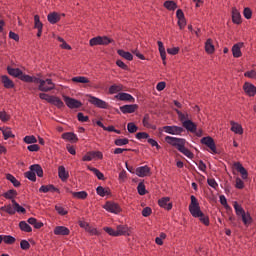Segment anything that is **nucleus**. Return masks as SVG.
Instances as JSON below:
<instances>
[{"instance_id":"603ef678","label":"nucleus","mask_w":256,"mask_h":256,"mask_svg":"<svg viewBox=\"0 0 256 256\" xmlns=\"http://www.w3.org/2000/svg\"><path fill=\"white\" fill-rule=\"evenodd\" d=\"M24 143L27 145H33V143H37V138L34 135L25 136L23 138Z\"/></svg>"},{"instance_id":"ea45409f","label":"nucleus","mask_w":256,"mask_h":256,"mask_svg":"<svg viewBox=\"0 0 256 256\" xmlns=\"http://www.w3.org/2000/svg\"><path fill=\"white\" fill-rule=\"evenodd\" d=\"M7 181H10L14 187H21V182L12 174H6Z\"/></svg>"},{"instance_id":"e2e57ef3","label":"nucleus","mask_w":256,"mask_h":256,"mask_svg":"<svg viewBox=\"0 0 256 256\" xmlns=\"http://www.w3.org/2000/svg\"><path fill=\"white\" fill-rule=\"evenodd\" d=\"M77 119L78 121H80L81 123H87L89 122V116H85V114H83L82 112H79L77 114Z\"/></svg>"},{"instance_id":"3c124183","label":"nucleus","mask_w":256,"mask_h":256,"mask_svg":"<svg viewBox=\"0 0 256 256\" xmlns=\"http://www.w3.org/2000/svg\"><path fill=\"white\" fill-rule=\"evenodd\" d=\"M73 83H90L89 78L85 76H76L72 78Z\"/></svg>"},{"instance_id":"dca6fc26","label":"nucleus","mask_w":256,"mask_h":256,"mask_svg":"<svg viewBox=\"0 0 256 256\" xmlns=\"http://www.w3.org/2000/svg\"><path fill=\"white\" fill-rule=\"evenodd\" d=\"M39 192L40 193H61V190H59V188L55 187V185L53 184H49V185H42L39 188Z\"/></svg>"},{"instance_id":"9d476101","label":"nucleus","mask_w":256,"mask_h":256,"mask_svg":"<svg viewBox=\"0 0 256 256\" xmlns=\"http://www.w3.org/2000/svg\"><path fill=\"white\" fill-rule=\"evenodd\" d=\"M190 199L191 203L189 205V212L191 213V215H195V213L201 211V206H199V201L194 195H192Z\"/></svg>"},{"instance_id":"f257e3e1","label":"nucleus","mask_w":256,"mask_h":256,"mask_svg":"<svg viewBox=\"0 0 256 256\" xmlns=\"http://www.w3.org/2000/svg\"><path fill=\"white\" fill-rule=\"evenodd\" d=\"M165 141L168 143V145H171V147H175V149L185 155V157H188V159H193V157H195V154H193L189 148L185 147L187 143L185 138L166 136Z\"/></svg>"},{"instance_id":"bb28decb","label":"nucleus","mask_w":256,"mask_h":256,"mask_svg":"<svg viewBox=\"0 0 256 256\" xmlns=\"http://www.w3.org/2000/svg\"><path fill=\"white\" fill-rule=\"evenodd\" d=\"M182 127L187 129L190 133H197V124L191 120L184 121Z\"/></svg>"},{"instance_id":"5fc2aeb1","label":"nucleus","mask_w":256,"mask_h":256,"mask_svg":"<svg viewBox=\"0 0 256 256\" xmlns=\"http://www.w3.org/2000/svg\"><path fill=\"white\" fill-rule=\"evenodd\" d=\"M137 191L140 195H147V189L145 188V183L140 182L137 186Z\"/></svg>"},{"instance_id":"a211bd4d","label":"nucleus","mask_w":256,"mask_h":256,"mask_svg":"<svg viewBox=\"0 0 256 256\" xmlns=\"http://www.w3.org/2000/svg\"><path fill=\"white\" fill-rule=\"evenodd\" d=\"M1 83L5 89H15V82L7 75L1 76Z\"/></svg>"},{"instance_id":"2f4dec72","label":"nucleus","mask_w":256,"mask_h":256,"mask_svg":"<svg viewBox=\"0 0 256 256\" xmlns=\"http://www.w3.org/2000/svg\"><path fill=\"white\" fill-rule=\"evenodd\" d=\"M205 51L208 55H213L215 53V45H213V40L208 38L205 42Z\"/></svg>"},{"instance_id":"a18cd8bd","label":"nucleus","mask_w":256,"mask_h":256,"mask_svg":"<svg viewBox=\"0 0 256 256\" xmlns=\"http://www.w3.org/2000/svg\"><path fill=\"white\" fill-rule=\"evenodd\" d=\"M2 134H3L5 141H7V139H15V135L13 134V132L11 131V128H9V127L2 130Z\"/></svg>"},{"instance_id":"9b49d317","label":"nucleus","mask_w":256,"mask_h":256,"mask_svg":"<svg viewBox=\"0 0 256 256\" xmlns=\"http://www.w3.org/2000/svg\"><path fill=\"white\" fill-rule=\"evenodd\" d=\"M117 237H131V228L127 225H118L116 228Z\"/></svg>"},{"instance_id":"58836bf2","label":"nucleus","mask_w":256,"mask_h":256,"mask_svg":"<svg viewBox=\"0 0 256 256\" xmlns=\"http://www.w3.org/2000/svg\"><path fill=\"white\" fill-rule=\"evenodd\" d=\"M231 125V131H233V133H236V135H243V126L235 122H231Z\"/></svg>"},{"instance_id":"0e129e2a","label":"nucleus","mask_w":256,"mask_h":256,"mask_svg":"<svg viewBox=\"0 0 256 256\" xmlns=\"http://www.w3.org/2000/svg\"><path fill=\"white\" fill-rule=\"evenodd\" d=\"M243 15L245 19H251V17H253V11L251 10V8L246 7L244 8Z\"/></svg>"},{"instance_id":"1a4fd4ad","label":"nucleus","mask_w":256,"mask_h":256,"mask_svg":"<svg viewBox=\"0 0 256 256\" xmlns=\"http://www.w3.org/2000/svg\"><path fill=\"white\" fill-rule=\"evenodd\" d=\"M192 217H195V219H199L200 223L205 225V227H209L211 225V222L209 220V216L203 213V211L199 210L198 212L192 214Z\"/></svg>"},{"instance_id":"4c0bfd02","label":"nucleus","mask_w":256,"mask_h":256,"mask_svg":"<svg viewBox=\"0 0 256 256\" xmlns=\"http://www.w3.org/2000/svg\"><path fill=\"white\" fill-rule=\"evenodd\" d=\"M30 171L36 173L37 177H43V168L39 164L31 165Z\"/></svg>"},{"instance_id":"680f3d73","label":"nucleus","mask_w":256,"mask_h":256,"mask_svg":"<svg viewBox=\"0 0 256 256\" xmlns=\"http://www.w3.org/2000/svg\"><path fill=\"white\" fill-rule=\"evenodd\" d=\"M103 230L111 237H117V230L111 227H104Z\"/></svg>"},{"instance_id":"2eb2a0df","label":"nucleus","mask_w":256,"mask_h":256,"mask_svg":"<svg viewBox=\"0 0 256 256\" xmlns=\"http://www.w3.org/2000/svg\"><path fill=\"white\" fill-rule=\"evenodd\" d=\"M139 109V105L137 104H126L123 106H120V111L124 115H127V113H135Z\"/></svg>"},{"instance_id":"bf43d9fd","label":"nucleus","mask_w":256,"mask_h":256,"mask_svg":"<svg viewBox=\"0 0 256 256\" xmlns=\"http://www.w3.org/2000/svg\"><path fill=\"white\" fill-rule=\"evenodd\" d=\"M20 249L23 251H28V249H31V244H29V241L27 240H21Z\"/></svg>"},{"instance_id":"aec40b11","label":"nucleus","mask_w":256,"mask_h":256,"mask_svg":"<svg viewBox=\"0 0 256 256\" xmlns=\"http://www.w3.org/2000/svg\"><path fill=\"white\" fill-rule=\"evenodd\" d=\"M34 29H38L37 37H41V35H43V22L37 14L34 16Z\"/></svg>"},{"instance_id":"ddd939ff","label":"nucleus","mask_w":256,"mask_h":256,"mask_svg":"<svg viewBox=\"0 0 256 256\" xmlns=\"http://www.w3.org/2000/svg\"><path fill=\"white\" fill-rule=\"evenodd\" d=\"M169 201H171V198L163 197L158 200V205L159 207H161L162 209H165L166 211H171V209H173V202H169Z\"/></svg>"},{"instance_id":"0eeeda50","label":"nucleus","mask_w":256,"mask_h":256,"mask_svg":"<svg viewBox=\"0 0 256 256\" xmlns=\"http://www.w3.org/2000/svg\"><path fill=\"white\" fill-rule=\"evenodd\" d=\"M202 145H206V147H209L212 153L217 154V145L215 144V140L211 136L203 137L200 140Z\"/></svg>"},{"instance_id":"a19ab883","label":"nucleus","mask_w":256,"mask_h":256,"mask_svg":"<svg viewBox=\"0 0 256 256\" xmlns=\"http://www.w3.org/2000/svg\"><path fill=\"white\" fill-rule=\"evenodd\" d=\"M88 196L89 194H87V191L72 192V197H74V199H81L84 201Z\"/></svg>"},{"instance_id":"c9c22d12","label":"nucleus","mask_w":256,"mask_h":256,"mask_svg":"<svg viewBox=\"0 0 256 256\" xmlns=\"http://www.w3.org/2000/svg\"><path fill=\"white\" fill-rule=\"evenodd\" d=\"M163 7H165V9L168 11H175V9H177V2L173 0H167L164 2Z\"/></svg>"},{"instance_id":"c85d7f7f","label":"nucleus","mask_w":256,"mask_h":256,"mask_svg":"<svg viewBox=\"0 0 256 256\" xmlns=\"http://www.w3.org/2000/svg\"><path fill=\"white\" fill-rule=\"evenodd\" d=\"M151 121V117L149 114H145L142 120L143 127H146V129H152L153 131L157 130V126L149 123Z\"/></svg>"},{"instance_id":"13d9d810","label":"nucleus","mask_w":256,"mask_h":256,"mask_svg":"<svg viewBox=\"0 0 256 256\" xmlns=\"http://www.w3.org/2000/svg\"><path fill=\"white\" fill-rule=\"evenodd\" d=\"M127 129H128V132H130V133H137L139 127H137V125H135V123L130 122L127 124Z\"/></svg>"},{"instance_id":"37998d69","label":"nucleus","mask_w":256,"mask_h":256,"mask_svg":"<svg viewBox=\"0 0 256 256\" xmlns=\"http://www.w3.org/2000/svg\"><path fill=\"white\" fill-rule=\"evenodd\" d=\"M0 211H4L8 215H15V208L11 204L0 207Z\"/></svg>"},{"instance_id":"f704fd0d","label":"nucleus","mask_w":256,"mask_h":256,"mask_svg":"<svg viewBox=\"0 0 256 256\" xmlns=\"http://www.w3.org/2000/svg\"><path fill=\"white\" fill-rule=\"evenodd\" d=\"M117 53L120 57H123V59H126V61H133V54L131 52H127L123 49L117 50Z\"/></svg>"},{"instance_id":"5701e85b","label":"nucleus","mask_w":256,"mask_h":256,"mask_svg":"<svg viewBox=\"0 0 256 256\" xmlns=\"http://www.w3.org/2000/svg\"><path fill=\"white\" fill-rule=\"evenodd\" d=\"M17 195H18L17 190L10 189V190L4 192L2 194V197H4V199H8L13 204V201H17V200H15V199H17Z\"/></svg>"},{"instance_id":"4be33fe9","label":"nucleus","mask_w":256,"mask_h":256,"mask_svg":"<svg viewBox=\"0 0 256 256\" xmlns=\"http://www.w3.org/2000/svg\"><path fill=\"white\" fill-rule=\"evenodd\" d=\"M61 138L64 139V141H70V143H77L79 141L77 134L73 132H65L61 135Z\"/></svg>"},{"instance_id":"393cba45","label":"nucleus","mask_w":256,"mask_h":256,"mask_svg":"<svg viewBox=\"0 0 256 256\" xmlns=\"http://www.w3.org/2000/svg\"><path fill=\"white\" fill-rule=\"evenodd\" d=\"M48 103H50V105H54V107H57V109H63V107H65L63 100L55 95H52V98H50V102Z\"/></svg>"},{"instance_id":"6ab92c4d","label":"nucleus","mask_w":256,"mask_h":256,"mask_svg":"<svg viewBox=\"0 0 256 256\" xmlns=\"http://www.w3.org/2000/svg\"><path fill=\"white\" fill-rule=\"evenodd\" d=\"M243 42L236 43L232 46V55L235 59H239V57L243 56L241 52V48H243Z\"/></svg>"},{"instance_id":"412c9836","label":"nucleus","mask_w":256,"mask_h":256,"mask_svg":"<svg viewBox=\"0 0 256 256\" xmlns=\"http://www.w3.org/2000/svg\"><path fill=\"white\" fill-rule=\"evenodd\" d=\"M234 167L238 171V173H240L242 179L245 180L249 178V172H247V169L243 167V164H241V162L234 163Z\"/></svg>"},{"instance_id":"7ed1b4c3","label":"nucleus","mask_w":256,"mask_h":256,"mask_svg":"<svg viewBox=\"0 0 256 256\" xmlns=\"http://www.w3.org/2000/svg\"><path fill=\"white\" fill-rule=\"evenodd\" d=\"M233 207L237 217H241L243 224L246 227H249V225L253 223V218L251 217V214L249 212H245L243 206H241L237 201H234Z\"/></svg>"},{"instance_id":"20e7f679","label":"nucleus","mask_w":256,"mask_h":256,"mask_svg":"<svg viewBox=\"0 0 256 256\" xmlns=\"http://www.w3.org/2000/svg\"><path fill=\"white\" fill-rule=\"evenodd\" d=\"M7 73L11 77H15L16 79H20V81H23L24 83H29L31 81V76L29 74L23 73V70L19 68H13L11 66H7Z\"/></svg>"},{"instance_id":"79ce46f5","label":"nucleus","mask_w":256,"mask_h":256,"mask_svg":"<svg viewBox=\"0 0 256 256\" xmlns=\"http://www.w3.org/2000/svg\"><path fill=\"white\" fill-rule=\"evenodd\" d=\"M12 207L14 208L15 213H22V215H25V213H27V210L23 206L19 205L17 201H13Z\"/></svg>"},{"instance_id":"6e6d98bb","label":"nucleus","mask_w":256,"mask_h":256,"mask_svg":"<svg viewBox=\"0 0 256 256\" xmlns=\"http://www.w3.org/2000/svg\"><path fill=\"white\" fill-rule=\"evenodd\" d=\"M110 43H114V40L107 36H100V45H109Z\"/></svg>"},{"instance_id":"a878e982","label":"nucleus","mask_w":256,"mask_h":256,"mask_svg":"<svg viewBox=\"0 0 256 256\" xmlns=\"http://www.w3.org/2000/svg\"><path fill=\"white\" fill-rule=\"evenodd\" d=\"M71 230L65 226H56L54 228V235H62L63 237L70 235Z\"/></svg>"},{"instance_id":"f8f14e48","label":"nucleus","mask_w":256,"mask_h":256,"mask_svg":"<svg viewBox=\"0 0 256 256\" xmlns=\"http://www.w3.org/2000/svg\"><path fill=\"white\" fill-rule=\"evenodd\" d=\"M163 129L169 135H181L185 131L181 126H164Z\"/></svg>"},{"instance_id":"b1692460","label":"nucleus","mask_w":256,"mask_h":256,"mask_svg":"<svg viewBox=\"0 0 256 256\" xmlns=\"http://www.w3.org/2000/svg\"><path fill=\"white\" fill-rule=\"evenodd\" d=\"M232 23L234 25H241L243 21L241 20V12L237 8H232Z\"/></svg>"},{"instance_id":"09e8293b","label":"nucleus","mask_w":256,"mask_h":256,"mask_svg":"<svg viewBox=\"0 0 256 256\" xmlns=\"http://www.w3.org/2000/svg\"><path fill=\"white\" fill-rule=\"evenodd\" d=\"M90 171H92V173H94V175H96L97 179H99L100 181H105V175L99 169L90 168Z\"/></svg>"},{"instance_id":"473e14b6","label":"nucleus","mask_w":256,"mask_h":256,"mask_svg":"<svg viewBox=\"0 0 256 256\" xmlns=\"http://www.w3.org/2000/svg\"><path fill=\"white\" fill-rule=\"evenodd\" d=\"M158 49L161 56V59L163 61V65H166V59H167V52H165V46H163V43L161 41H158Z\"/></svg>"},{"instance_id":"423d86ee","label":"nucleus","mask_w":256,"mask_h":256,"mask_svg":"<svg viewBox=\"0 0 256 256\" xmlns=\"http://www.w3.org/2000/svg\"><path fill=\"white\" fill-rule=\"evenodd\" d=\"M87 97L89 98L88 103H91V105H94V107H97L98 109H109V104L104 100L93 95H87Z\"/></svg>"},{"instance_id":"cd10ccee","label":"nucleus","mask_w":256,"mask_h":256,"mask_svg":"<svg viewBox=\"0 0 256 256\" xmlns=\"http://www.w3.org/2000/svg\"><path fill=\"white\" fill-rule=\"evenodd\" d=\"M47 19L51 25H55L61 21V15L57 12H51L47 15Z\"/></svg>"},{"instance_id":"f3484780","label":"nucleus","mask_w":256,"mask_h":256,"mask_svg":"<svg viewBox=\"0 0 256 256\" xmlns=\"http://www.w3.org/2000/svg\"><path fill=\"white\" fill-rule=\"evenodd\" d=\"M136 175L138 177H149L151 175V168L147 165L136 168Z\"/></svg>"},{"instance_id":"864d4df0","label":"nucleus","mask_w":256,"mask_h":256,"mask_svg":"<svg viewBox=\"0 0 256 256\" xmlns=\"http://www.w3.org/2000/svg\"><path fill=\"white\" fill-rule=\"evenodd\" d=\"M90 47H95L97 45H101V36H96L94 38H91L89 41Z\"/></svg>"},{"instance_id":"c03bdc74","label":"nucleus","mask_w":256,"mask_h":256,"mask_svg":"<svg viewBox=\"0 0 256 256\" xmlns=\"http://www.w3.org/2000/svg\"><path fill=\"white\" fill-rule=\"evenodd\" d=\"M19 227L22 231H24V233H31V231H33V228H31V226L25 221H20Z\"/></svg>"},{"instance_id":"6e6552de","label":"nucleus","mask_w":256,"mask_h":256,"mask_svg":"<svg viewBox=\"0 0 256 256\" xmlns=\"http://www.w3.org/2000/svg\"><path fill=\"white\" fill-rule=\"evenodd\" d=\"M104 209L109 213H114L115 215H119L122 211L121 206L115 202H106Z\"/></svg>"},{"instance_id":"39448f33","label":"nucleus","mask_w":256,"mask_h":256,"mask_svg":"<svg viewBox=\"0 0 256 256\" xmlns=\"http://www.w3.org/2000/svg\"><path fill=\"white\" fill-rule=\"evenodd\" d=\"M62 98L68 109H80V107H83V102L80 100L65 95H63Z\"/></svg>"},{"instance_id":"4d7b16f0","label":"nucleus","mask_w":256,"mask_h":256,"mask_svg":"<svg viewBox=\"0 0 256 256\" xmlns=\"http://www.w3.org/2000/svg\"><path fill=\"white\" fill-rule=\"evenodd\" d=\"M11 119V116L6 111H0V121L7 123Z\"/></svg>"},{"instance_id":"052dcab7","label":"nucleus","mask_w":256,"mask_h":256,"mask_svg":"<svg viewBox=\"0 0 256 256\" xmlns=\"http://www.w3.org/2000/svg\"><path fill=\"white\" fill-rule=\"evenodd\" d=\"M15 241H16L15 237H13L11 235L4 236V243H6V245H13V243H15Z\"/></svg>"},{"instance_id":"de8ad7c7","label":"nucleus","mask_w":256,"mask_h":256,"mask_svg":"<svg viewBox=\"0 0 256 256\" xmlns=\"http://www.w3.org/2000/svg\"><path fill=\"white\" fill-rule=\"evenodd\" d=\"M114 145L117 147H123V145H129V139L128 138H118L114 140Z\"/></svg>"},{"instance_id":"8fccbe9b","label":"nucleus","mask_w":256,"mask_h":256,"mask_svg":"<svg viewBox=\"0 0 256 256\" xmlns=\"http://www.w3.org/2000/svg\"><path fill=\"white\" fill-rule=\"evenodd\" d=\"M24 175H25L26 179H29V181H32L33 183H35V181H37V175L35 174V172L33 170L25 172Z\"/></svg>"},{"instance_id":"c756f323","label":"nucleus","mask_w":256,"mask_h":256,"mask_svg":"<svg viewBox=\"0 0 256 256\" xmlns=\"http://www.w3.org/2000/svg\"><path fill=\"white\" fill-rule=\"evenodd\" d=\"M58 177L61 181L65 182L69 179V172L65 169V166L58 167Z\"/></svg>"},{"instance_id":"4468645a","label":"nucleus","mask_w":256,"mask_h":256,"mask_svg":"<svg viewBox=\"0 0 256 256\" xmlns=\"http://www.w3.org/2000/svg\"><path fill=\"white\" fill-rule=\"evenodd\" d=\"M243 90L248 97H255L256 95V86L252 83L245 82L243 85Z\"/></svg>"},{"instance_id":"69168bd1","label":"nucleus","mask_w":256,"mask_h":256,"mask_svg":"<svg viewBox=\"0 0 256 256\" xmlns=\"http://www.w3.org/2000/svg\"><path fill=\"white\" fill-rule=\"evenodd\" d=\"M207 183L209 187H212V189H217L219 187V184L217 183V181H215V178H208Z\"/></svg>"},{"instance_id":"338daca9","label":"nucleus","mask_w":256,"mask_h":256,"mask_svg":"<svg viewBox=\"0 0 256 256\" xmlns=\"http://www.w3.org/2000/svg\"><path fill=\"white\" fill-rule=\"evenodd\" d=\"M86 231L87 233H89L90 235H96V236H99L100 233L99 231L97 230V228H93L92 226H89L86 228Z\"/></svg>"},{"instance_id":"7c9ffc66","label":"nucleus","mask_w":256,"mask_h":256,"mask_svg":"<svg viewBox=\"0 0 256 256\" xmlns=\"http://www.w3.org/2000/svg\"><path fill=\"white\" fill-rule=\"evenodd\" d=\"M116 97L119 99V101H129V103H135V98H133L129 93L122 92L119 93Z\"/></svg>"},{"instance_id":"774afa93","label":"nucleus","mask_w":256,"mask_h":256,"mask_svg":"<svg viewBox=\"0 0 256 256\" xmlns=\"http://www.w3.org/2000/svg\"><path fill=\"white\" fill-rule=\"evenodd\" d=\"M136 139H139V140L147 139V140H149V133H147V132H138L136 134Z\"/></svg>"},{"instance_id":"f03ea898","label":"nucleus","mask_w":256,"mask_h":256,"mask_svg":"<svg viewBox=\"0 0 256 256\" xmlns=\"http://www.w3.org/2000/svg\"><path fill=\"white\" fill-rule=\"evenodd\" d=\"M29 83H35L38 85V91H41L42 93H49V91H53L55 89V83H53L51 78L43 80L41 78L31 76Z\"/></svg>"},{"instance_id":"e433bc0d","label":"nucleus","mask_w":256,"mask_h":256,"mask_svg":"<svg viewBox=\"0 0 256 256\" xmlns=\"http://www.w3.org/2000/svg\"><path fill=\"white\" fill-rule=\"evenodd\" d=\"M174 111L178 115V119H179L180 122H182V124H183L184 121H189L190 120L189 119V113H187V112L183 113L179 109H174Z\"/></svg>"},{"instance_id":"49530a36","label":"nucleus","mask_w":256,"mask_h":256,"mask_svg":"<svg viewBox=\"0 0 256 256\" xmlns=\"http://www.w3.org/2000/svg\"><path fill=\"white\" fill-rule=\"evenodd\" d=\"M119 91H123V86L122 85L113 84L109 87V94L110 95H115V93H119Z\"/></svg>"},{"instance_id":"72a5a7b5","label":"nucleus","mask_w":256,"mask_h":256,"mask_svg":"<svg viewBox=\"0 0 256 256\" xmlns=\"http://www.w3.org/2000/svg\"><path fill=\"white\" fill-rule=\"evenodd\" d=\"M96 193L100 197H105L106 195H111V189L109 188H104L103 186H98L96 188Z\"/></svg>"}]
</instances>
